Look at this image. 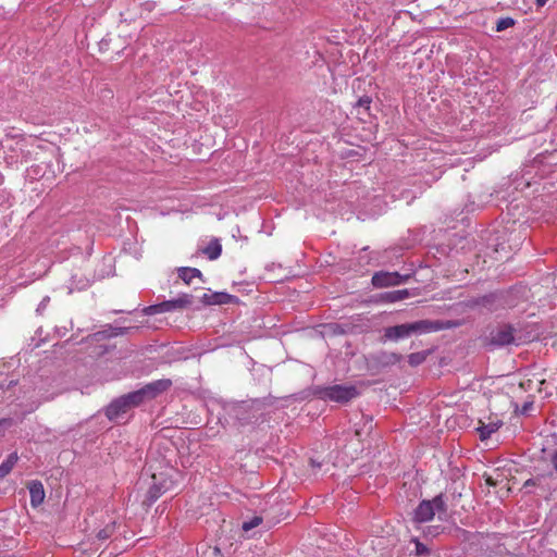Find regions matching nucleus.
Wrapping results in <instances>:
<instances>
[{"mask_svg":"<svg viewBox=\"0 0 557 557\" xmlns=\"http://www.w3.org/2000/svg\"><path fill=\"white\" fill-rule=\"evenodd\" d=\"M437 330L434 323L420 320L411 323L386 327L384 331L385 339L397 342L399 339L408 338L412 335H420L430 333Z\"/></svg>","mask_w":557,"mask_h":557,"instance_id":"obj_1","label":"nucleus"},{"mask_svg":"<svg viewBox=\"0 0 557 557\" xmlns=\"http://www.w3.org/2000/svg\"><path fill=\"white\" fill-rule=\"evenodd\" d=\"M444 510V502L441 496L432 500H423L414 511V520L418 522H426L433 519L436 513Z\"/></svg>","mask_w":557,"mask_h":557,"instance_id":"obj_2","label":"nucleus"},{"mask_svg":"<svg viewBox=\"0 0 557 557\" xmlns=\"http://www.w3.org/2000/svg\"><path fill=\"white\" fill-rule=\"evenodd\" d=\"M138 405V399L133 398L132 393H129L112 401L110 406L107 408L106 413L110 420L119 421L121 414L127 412L131 408Z\"/></svg>","mask_w":557,"mask_h":557,"instance_id":"obj_3","label":"nucleus"},{"mask_svg":"<svg viewBox=\"0 0 557 557\" xmlns=\"http://www.w3.org/2000/svg\"><path fill=\"white\" fill-rule=\"evenodd\" d=\"M191 304V296L184 294L175 299L166 300L158 305L149 306L145 309L147 314H158L182 309Z\"/></svg>","mask_w":557,"mask_h":557,"instance_id":"obj_4","label":"nucleus"},{"mask_svg":"<svg viewBox=\"0 0 557 557\" xmlns=\"http://www.w3.org/2000/svg\"><path fill=\"white\" fill-rule=\"evenodd\" d=\"M171 386L170 380H158L147 384L143 388L133 392L132 397L137 398L139 404L145 400L152 399Z\"/></svg>","mask_w":557,"mask_h":557,"instance_id":"obj_5","label":"nucleus"},{"mask_svg":"<svg viewBox=\"0 0 557 557\" xmlns=\"http://www.w3.org/2000/svg\"><path fill=\"white\" fill-rule=\"evenodd\" d=\"M356 395L357 391L351 385H333L324 389V397L337 403H346Z\"/></svg>","mask_w":557,"mask_h":557,"instance_id":"obj_6","label":"nucleus"},{"mask_svg":"<svg viewBox=\"0 0 557 557\" xmlns=\"http://www.w3.org/2000/svg\"><path fill=\"white\" fill-rule=\"evenodd\" d=\"M168 472L153 473L151 479L153 481L150 488V497L152 500L157 499L162 493L170 490L173 485V480Z\"/></svg>","mask_w":557,"mask_h":557,"instance_id":"obj_7","label":"nucleus"},{"mask_svg":"<svg viewBox=\"0 0 557 557\" xmlns=\"http://www.w3.org/2000/svg\"><path fill=\"white\" fill-rule=\"evenodd\" d=\"M404 281L405 278L397 272H379L372 277V284L379 288L399 285Z\"/></svg>","mask_w":557,"mask_h":557,"instance_id":"obj_8","label":"nucleus"},{"mask_svg":"<svg viewBox=\"0 0 557 557\" xmlns=\"http://www.w3.org/2000/svg\"><path fill=\"white\" fill-rule=\"evenodd\" d=\"M513 342L512 329L509 326H504L497 330L492 335V343L495 345L504 346L511 344Z\"/></svg>","mask_w":557,"mask_h":557,"instance_id":"obj_9","label":"nucleus"},{"mask_svg":"<svg viewBox=\"0 0 557 557\" xmlns=\"http://www.w3.org/2000/svg\"><path fill=\"white\" fill-rule=\"evenodd\" d=\"M30 503L34 507L39 506L45 499L44 486L40 482L34 481L29 484Z\"/></svg>","mask_w":557,"mask_h":557,"instance_id":"obj_10","label":"nucleus"},{"mask_svg":"<svg viewBox=\"0 0 557 557\" xmlns=\"http://www.w3.org/2000/svg\"><path fill=\"white\" fill-rule=\"evenodd\" d=\"M232 299H233V296H231L226 293L205 294L202 296V301L207 305L228 304Z\"/></svg>","mask_w":557,"mask_h":557,"instance_id":"obj_11","label":"nucleus"},{"mask_svg":"<svg viewBox=\"0 0 557 557\" xmlns=\"http://www.w3.org/2000/svg\"><path fill=\"white\" fill-rule=\"evenodd\" d=\"M115 531V521L110 518L103 528L96 531V537L99 541L108 540Z\"/></svg>","mask_w":557,"mask_h":557,"instance_id":"obj_12","label":"nucleus"},{"mask_svg":"<svg viewBox=\"0 0 557 557\" xmlns=\"http://www.w3.org/2000/svg\"><path fill=\"white\" fill-rule=\"evenodd\" d=\"M178 276L189 284L194 277H201V272L196 268H182L178 270Z\"/></svg>","mask_w":557,"mask_h":557,"instance_id":"obj_13","label":"nucleus"},{"mask_svg":"<svg viewBox=\"0 0 557 557\" xmlns=\"http://www.w3.org/2000/svg\"><path fill=\"white\" fill-rule=\"evenodd\" d=\"M500 425H502L500 421L491 422L488 424L483 423L481 426L478 428L481 438L485 440V438L490 437L491 434L496 432Z\"/></svg>","mask_w":557,"mask_h":557,"instance_id":"obj_14","label":"nucleus"},{"mask_svg":"<svg viewBox=\"0 0 557 557\" xmlns=\"http://www.w3.org/2000/svg\"><path fill=\"white\" fill-rule=\"evenodd\" d=\"M17 461L16 454H11L1 465H0V479H3L8 475L13 469L14 465Z\"/></svg>","mask_w":557,"mask_h":557,"instance_id":"obj_15","label":"nucleus"},{"mask_svg":"<svg viewBox=\"0 0 557 557\" xmlns=\"http://www.w3.org/2000/svg\"><path fill=\"white\" fill-rule=\"evenodd\" d=\"M408 296L409 292L407 289H400L387 293L385 295V299L389 302H396L406 299Z\"/></svg>","mask_w":557,"mask_h":557,"instance_id":"obj_16","label":"nucleus"},{"mask_svg":"<svg viewBox=\"0 0 557 557\" xmlns=\"http://www.w3.org/2000/svg\"><path fill=\"white\" fill-rule=\"evenodd\" d=\"M221 246H206L201 249V253L205 255L209 260H215L221 256Z\"/></svg>","mask_w":557,"mask_h":557,"instance_id":"obj_17","label":"nucleus"},{"mask_svg":"<svg viewBox=\"0 0 557 557\" xmlns=\"http://www.w3.org/2000/svg\"><path fill=\"white\" fill-rule=\"evenodd\" d=\"M515 25V20L511 17H502L496 23V32H503Z\"/></svg>","mask_w":557,"mask_h":557,"instance_id":"obj_18","label":"nucleus"},{"mask_svg":"<svg viewBox=\"0 0 557 557\" xmlns=\"http://www.w3.org/2000/svg\"><path fill=\"white\" fill-rule=\"evenodd\" d=\"M261 522H262V518L261 517H253L249 521H245L243 523V531L248 533L250 530H252L253 528L258 527Z\"/></svg>","mask_w":557,"mask_h":557,"instance_id":"obj_19","label":"nucleus"},{"mask_svg":"<svg viewBox=\"0 0 557 557\" xmlns=\"http://www.w3.org/2000/svg\"><path fill=\"white\" fill-rule=\"evenodd\" d=\"M408 359L411 366H418L424 361L425 355L423 352H414L409 355Z\"/></svg>","mask_w":557,"mask_h":557,"instance_id":"obj_20","label":"nucleus"},{"mask_svg":"<svg viewBox=\"0 0 557 557\" xmlns=\"http://www.w3.org/2000/svg\"><path fill=\"white\" fill-rule=\"evenodd\" d=\"M372 102L371 98L368 97V96H364V97H361L358 102H357V107L358 108H363L366 111L369 110L370 108V103Z\"/></svg>","mask_w":557,"mask_h":557,"instance_id":"obj_21","label":"nucleus"},{"mask_svg":"<svg viewBox=\"0 0 557 557\" xmlns=\"http://www.w3.org/2000/svg\"><path fill=\"white\" fill-rule=\"evenodd\" d=\"M414 544H416V554L417 555H424L428 553V548L424 544L420 543L417 540H414Z\"/></svg>","mask_w":557,"mask_h":557,"instance_id":"obj_22","label":"nucleus"},{"mask_svg":"<svg viewBox=\"0 0 557 557\" xmlns=\"http://www.w3.org/2000/svg\"><path fill=\"white\" fill-rule=\"evenodd\" d=\"M398 360H400V356L396 355V354H391L387 356V360L386 362H397Z\"/></svg>","mask_w":557,"mask_h":557,"instance_id":"obj_23","label":"nucleus"},{"mask_svg":"<svg viewBox=\"0 0 557 557\" xmlns=\"http://www.w3.org/2000/svg\"><path fill=\"white\" fill-rule=\"evenodd\" d=\"M552 463L554 466V469L557 471V453H555L552 457Z\"/></svg>","mask_w":557,"mask_h":557,"instance_id":"obj_24","label":"nucleus"},{"mask_svg":"<svg viewBox=\"0 0 557 557\" xmlns=\"http://www.w3.org/2000/svg\"><path fill=\"white\" fill-rule=\"evenodd\" d=\"M548 0H535V3L539 8L544 7Z\"/></svg>","mask_w":557,"mask_h":557,"instance_id":"obj_25","label":"nucleus"},{"mask_svg":"<svg viewBox=\"0 0 557 557\" xmlns=\"http://www.w3.org/2000/svg\"><path fill=\"white\" fill-rule=\"evenodd\" d=\"M46 301H48V298L44 299V300L40 302V305H39V307H38L37 311H40L41 309H44V308H45V306H46Z\"/></svg>","mask_w":557,"mask_h":557,"instance_id":"obj_26","label":"nucleus"},{"mask_svg":"<svg viewBox=\"0 0 557 557\" xmlns=\"http://www.w3.org/2000/svg\"><path fill=\"white\" fill-rule=\"evenodd\" d=\"M534 484H535V480L529 479L528 481H525L524 486H530V485H534Z\"/></svg>","mask_w":557,"mask_h":557,"instance_id":"obj_27","label":"nucleus"},{"mask_svg":"<svg viewBox=\"0 0 557 557\" xmlns=\"http://www.w3.org/2000/svg\"><path fill=\"white\" fill-rule=\"evenodd\" d=\"M210 244L218 245V244H219V240L215 238V239L211 240V243H210Z\"/></svg>","mask_w":557,"mask_h":557,"instance_id":"obj_28","label":"nucleus"}]
</instances>
